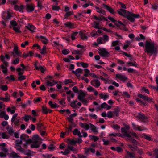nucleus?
I'll return each mask as SVG.
<instances>
[{
  "label": "nucleus",
  "mask_w": 158,
  "mask_h": 158,
  "mask_svg": "<svg viewBox=\"0 0 158 158\" xmlns=\"http://www.w3.org/2000/svg\"><path fill=\"white\" fill-rule=\"evenodd\" d=\"M145 52L148 55H152L153 54H156L158 53V49L155 46L154 42H150L148 41L145 42Z\"/></svg>",
  "instance_id": "f257e3e1"
},
{
  "label": "nucleus",
  "mask_w": 158,
  "mask_h": 158,
  "mask_svg": "<svg viewBox=\"0 0 158 158\" xmlns=\"http://www.w3.org/2000/svg\"><path fill=\"white\" fill-rule=\"evenodd\" d=\"M118 13L121 15L127 18L130 21L133 22L134 18H139V15L131 13L129 11H127L124 9H121L119 10H117Z\"/></svg>",
  "instance_id": "f03ea898"
},
{
  "label": "nucleus",
  "mask_w": 158,
  "mask_h": 158,
  "mask_svg": "<svg viewBox=\"0 0 158 158\" xmlns=\"http://www.w3.org/2000/svg\"><path fill=\"white\" fill-rule=\"evenodd\" d=\"M5 58L4 56L2 55L0 56V59L1 61L4 64H1V68L3 70L7 69V67L9 65L8 63L5 61Z\"/></svg>",
  "instance_id": "7ed1b4c3"
},
{
  "label": "nucleus",
  "mask_w": 158,
  "mask_h": 158,
  "mask_svg": "<svg viewBox=\"0 0 158 158\" xmlns=\"http://www.w3.org/2000/svg\"><path fill=\"white\" fill-rule=\"evenodd\" d=\"M98 53L103 57H108L109 55V52L105 48L99 49Z\"/></svg>",
  "instance_id": "20e7f679"
},
{
  "label": "nucleus",
  "mask_w": 158,
  "mask_h": 158,
  "mask_svg": "<svg viewBox=\"0 0 158 158\" xmlns=\"http://www.w3.org/2000/svg\"><path fill=\"white\" fill-rule=\"evenodd\" d=\"M11 53L14 57H15V55L20 56L21 54L20 52L18 51V48L17 45H15L13 51L11 52Z\"/></svg>",
  "instance_id": "39448f33"
},
{
  "label": "nucleus",
  "mask_w": 158,
  "mask_h": 158,
  "mask_svg": "<svg viewBox=\"0 0 158 158\" xmlns=\"http://www.w3.org/2000/svg\"><path fill=\"white\" fill-rule=\"evenodd\" d=\"M91 84L95 87L98 88L100 85L101 83L98 79H94L91 81Z\"/></svg>",
  "instance_id": "423d86ee"
},
{
  "label": "nucleus",
  "mask_w": 158,
  "mask_h": 158,
  "mask_svg": "<svg viewBox=\"0 0 158 158\" xmlns=\"http://www.w3.org/2000/svg\"><path fill=\"white\" fill-rule=\"evenodd\" d=\"M78 94V95L77 98L79 100H81V99L85 98V97L87 94L86 93H85L81 90H79Z\"/></svg>",
  "instance_id": "0eeeda50"
},
{
  "label": "nucleus",
  "mask_w": 158,
  "mask_h": 158,
  "mask_svg": "<svg viewBox=\"0 0 158 158\" xmlns=\"http://www.w3.org/2000/svg\"><path fill=\"white\" fill-rule=\"evenodd\" d=\"M125 158H135V154L134 153H131L127 150H126Z\"/></svg>",
  "instance_id": "6e6552de"
},
{
  "label": "nucleus",
  "mask_w": 158,
  "mask_h": 158,
  "mask_svg": "<svg viewBox=\"0 0 158 158\" xmlns=\"http://www.w3.org/2000/svg\"><path fill=\"white\" fill-rule=\"evenodd\" d=\"M138 96L140 98H142L144 101H148V102H150L152 101V98H150L145 95H142L141 94H139Z\"/></svg>",
  "instance_id": "1a4fd4ad"
},
{
  "label": "nucleus",
  "mask_w": 158,
  "mask_h": 158,
  "mask_svg": "<svg viewBox=\"0 0 158 158\" xmlns=\"http://www.w3.org/2000/svg\"><path fill=\"white\" fill-rule=\"evenodd\" d=\"M121 132L123 134V136H121L122 137H123V136H125V137L128 138H130L131 136L130 134L127 133V131L126 128L124 127H122L121 128Z\"/></svg>",
  "instance_id": "9d476101"
},
{
  "label": "nucleus",
  "mask_w": 158,
  "mask_h": 158,
  "mask_svg": "<svg viewBox=\"0 0 158 158\" xmlns=\"http://www.w3.org/2000/svg\"><path fill=\"white\" fill-rule=\"evenodd\" d=\"M26 6V10L28 12H32L34 10L35 6L33 4H27Z\"/></svg>",
  "instance_id": "9b49d317"
},
{
  "label": "nucleus",
  "mask_w": 158,
  "mask_h": 158,
  "mask_svg": "<svg viewBox=\"0 0 158 158\" xmlns=\"http://www.w3.org/2000/svg\"><path fill=\"white\" fill-rule=\"evenodd\" d=\"M116 77L123 82H125L128 80L127 77H126L124 75L121 74H117L116 75Z\"/></svg>",
  "instance_id": "f8f14e48"
},
{
  "label": "nucleus",
  "mask_w": 158,
  "mask_h": 158,
  "mask_svg": "<svg viewBox=\"0 0 158 158\" xmlns=\"http://www.w3.org/2000/svg\"><path fill=\"white\" fill-rule=\"evenodd\" d=\"M28 136L27 135L24 134L22 135L20 137V140L18 143L22 144V141H26L28 138Z\"/></svg>",
  "instance_id": "ddd939ff"
},
{
  "label": "nucleus",
  "mask_w": 158,
  "mask_h": 158,
  "mask_svg": "<svg viewBox=\"0 0 158 158\" xmlns=\"http://www.w3.org/2000/svg\"><path fill=\"white\" fill-rule=\"evenodd\" d=\"M31 139L32 142H39V140H41L42 139L39 137L38 135L36 134L33 136Z\"/></svg>",
  "instance_id": "4468645a"
},
{
  "label": "nucleus",
  "mask_w": 158,
  "mask_h": 158,
  "mask_svg": "<svg viewBox=\"0 0 158 158\" xmlns=\"http://www.w3.org/2000/svg\"><path fill=\"white\" fill-rule=\"evenodd\" d=\"M99 96L101 98L103 99L104 100H105L108 98L109 97V94L108 93L103 94V93H101L99 94Z\"/></svg>",
  "instance_id": "2eb2a0df"
},
{
  "label": "nucleus",
  "mask_w": 158,
  "mask_h": 158,
  "mask_svg": "<svg viewBox=\"0 0 158 158\" xmlns=\"http://www.w3.org/2000/svg\"><path fill=\"white\" fill-rule=\"evenodd\" d=\"M37 37L44 44H46L48 43V40L45 36H37Z\"/></svg>",
  "instance_id": "dca6fc26"
},
{
  "label": "nucleus",
  "mask_w": 158,
  "mask_h": 158,
  "mask_svg": "<svg viewBox=\"0 0 158 158\" xmlns=\"http://www.w3.org/2000/svg\"><path fill=\"white\" fill-rule=\"evenodd\" d=\"M103 6L104 8L106 9L107 10H108L112 14H114L115 13V12L114 11V10L110 6H109L105 5V4H103Z\"/></svg>",
  "instance_id": "f3484780"
},
{
  "label": "nucleus",
  "mask_w": 158,
  "mask_h": 158,
  "mask_svg": "<svg viewBox=\"0 0 158 158\" xmlns=\"http://www.w3.org/2000/svg\"><path fill=\"white\" fill-rule=\"evenodd\" d=\"M79 125L82 128L85 129L86 130H88L90 128L89 124H88L86 123H82L80 122L79 123Z\"/></svg>",
  "instance_id": "a211bd4d"
},
{
  "label": "nucleus",
  "mask_w": 158,
  "mask_h": 158,
  "mask_svg": "<svg viewBox=\"0 0 158 158\" xmlns=\"http://www.w3.org/2000/svg\"><path fill=\"white\" fill-rule=\"evenodd\" d=\"M41 142H32V143L31 145V148H39Z\"/></svg>",
  "instance_id": "6ab92c4d"
},
{
  "label": "nucleus",
  "mask_w": 158,
  "mask_h": 158,
  "mask_svg": "<svg viewBox=\"0 0 158 158\" xmlns=\"http://www.w3.org/2000/svg\"><path fill=\"white\" fill-rule=\"evenodd\" d=\"M9 157L12 158H18L20 157L17 153L14 152H12L11 153H9Z\"/></svg>",
  "instance_id": "aec40b11"
},
{
  "label": "nucleus",
  "mask_w": 158,
  "mask_h": 158,
  "mask_svg": "<svg viewBox=\"0 0 158 158\" xmlns=\"http://www.w3.org/2000/svg\"><path fill=\"white\" fill-rule=\"evenodd\" d=\"M136 117L138 118L140 121H143L144 120H146L147 118L143 114H139L138 115H137Z\"/></svg>",
  "instance_id": "412c9836"
},
{
  "label": "nucleus",
  "mask_w": 158,
  "mask_h": 158,
  "mask_svg": "<svg viewBox=\"0 0 158 158\" xmlns=\"http://www.w3.org/2000/svg\"><path fill=\"white\" fill-rule=\"evenodd\" d=\"M6 130H7L9 133L11 135H12L14 133L15 131L14 130L13 127H12L9 126H8L6 127Z\"/></svg>",
  "instance_id": "4be33fe9"
},
{
  "label": "nucleus",
  "mask_w": 158,
  "mask_h": 158,
  "mask_svg": "<svg viewBox=\"0 0 158 158\" xmlns=\"http://www.w3.org/2000/svg\"><path fill=\"white\" fill-rule=\"evenodd\" d=\"M26 27L28 29L31 31V32H33L35 31L34 30L35 29V27L33 25L28 24L27 26H26Z\"/></svg>",
  "instance_id": "5701e85b"
},
{
  "label": "nucleus",
  "mask_w": 158,
  "mask_h": 158,
  "mask_svg": "<svg viewBox=\"0 0 158 158\" xmlns=\"http://www.w3.org/2000/svg\"><path fill=\"white\" fill-rule=\"evenodd\" d=\"M73 133L74 135H77L80 137H82V135H81L80 132L77 129H75L73 131Z\"/></svg>",
  "instance_id": "b1692460"
},
{
  "label": "nucleus",
  "mask_w": 158,
  "mask_h": 158,
  "mask_svg": "<svg viewBox=\"0 0 158 158\" xmlns=\"http://www.w3.org/2000/svg\"><path fill=\"white\" fill-rule=\"evenodd\" d=\"M101 107L102 108H106L107 110H109L111 108V106L108 105L105 102H104L101 105Z\"/></svg>",
  "instance_id": "393cba45"
},
{
  "label": "nucleus",
  "mask_w": 158,
  "mask_h": 158,
  "mask_svg": "<svg viewBox=\"0 0 158 158\" xmlns=\"http://www.w3.org/2000/svg\"><path fill=\"white\" fill-rule=\"evenodd\" d=\"M96 9L97 10V11L100 13L104 15H106L105 11L101 8H99L98 7H95Z\"/></svg>",
  "instance_id": "a878e982"
},
{
  "label": "nucleus",
  "mask_w": 158,
  "mask_h": 158,
  "mask_svg": "<svg viewBox=\"0 0 158 158\" xmlns=\"http://www.w3.org/2000/svg\"><path fill=\"white\" fill-rule=\"evenodd\" d=\"M72 72L78 76V74L79 73H83V70L81 68H78L75 71H73Z\"/></svg>",
  "instance_id": "bb28decb"
},
{
  "label": "nucleus",
  "mask_w": 158,
  "mask_h": 158,
  "mask_svg": "<svg viewBox=\"0 0 158 158\" xmlns=\"http://www.w3.org/2000/svg\"><path fill=\"white\" fill-rule=\"evenodd\" d=\"M20 144L19 143H18L17 144H16L15 145V148L20 152H22L23 149L21 147V146L19 145Z\"/></svg>",
  "instance_id": "cd10ccee"
},
{
  "label": "nucleus",
  "mask_w": 158,
  "mask_h": 158,
  "mask_svg": "<svg viewBox=\"0 0 158 158\" xmlns=\"http://www.w3.org/2000/svg\"><path fill=\"white\" fill-rule=\"evenodd\" d=\"M48 103L52 108H56L59 106L56 103H53L51 101L49 102Z\"/></svg>",
  "instance_id": "c85d7f7f"
},
{
  "label": "nucleus",
  "mask_w": 158,
  "mask_h": 158,
  "mask_svg": "<svg viewBox=\"0 0 158 158\" xmlns=\"http://www.w3.org/2000/svg\"><path fill=\"white\" fill-rule=\"evenodd\" d=\"M89 125L90 126L91 130L94 132H98V131L96 127L94 125L90 123H89Z\"/></svg>",
  "instance_id": "c756f323"
},
{
  "label": "nucleus",
  "mask_w": 158,
  "mask_h": 158,
  "mask_svg": "<svg viewBox=\"0 0 158 158\" xmlns=\"http://www.w3.org/2000/svg\"><path fill=\"white\" fill-rule=\"evenodd\" d=\"M32 118V117L28 115H25L23 117V119L26 121L27 122L29 119H31Z\"/></svg>",
  "instance_id": "7c9ffc66"
},
{
  "label": "nucleus",
  "mask_w": 158,
  "mask_h": 158,
  "mask_svg": "<svg viewBox=\"0 0 158 158\" xmlns=\"http://www.w3.org/2000/svg\"><path fill=\"white\" fill-rule=\"evenodd\" d=\"M37 129L39 131L42 130V127H44L43 124L40 123H38L36 124Z\"/></svg>",
  "instance_id": "2f4dec72"
},
{
  "label": "nucleus",
  "mask_w": 158,
  "mask_h": 158,
  "mask_svg": "<svg viewBox=\"0 0 158 158\" xmlns=\"http://www.w3.org/2000/svg\"><path fill=\"white\" fill-rule=\"evenodd\" d=\"M97 42L99 44H103L105 43V42L103 40V38L100 37L97 40Z\"/></svg>",
  "instance_id": "473e14b6"
},
{
  "label": "nucleus",
  "mask_w": 158,
  "mask_h": 158,
  "mask_svg": "<svg viewBox=\"0 0 158 158\" xmlns=\"http://www.w3.org/2000/svg\"><path fill=\"white\" fill-rule=\"evenodd\" d=\"M108 19L110 20L111 22H112L113 23H115V24L117 26H119L118 24L117 23V21L115 20L113 18L111 17L110 16H108Z\"/></svg>",
  "instance_id": "72a5a7b5"
},
{
  "label": "nucleus",
  "mask_w": 158,
  "mask_h": 158,
  "mask_svg": "<svg viewBox=\"0 0 158 158\" xmlns=\"http://www.w3.org/2000/svg\"><path fill=\"white\" fill-rule=\"evenodd\" d=\"M53 82H52L49 81H48L47 82V85L48 86H52L55 84L57 83V82H55L54 81H52Z\"/></svg>",
  "instance_id": "f704fd0d"
},
{
  "label": "nucleus",
  "mask_w": 158,
  "mask_h": 158,
  "mask_svg": "<svg viewBox=\"0 0 158 158\" xmlns=\"http://www.w3.org/2000/svg\"><path fill=\"white\" fill-rule=\"evenodd\" d=\"M64 25L69 28H73V24H72L70 22H67L66 23H64Z\"/></svg>",
  "instance_id": "c9c22d12"
},
{
  "label": "nucleus",
  "mask_w": 158,
  "mask_h": 158,
  "mask_svg": "<svg viewBox=\"0 0 158 158\" xmlns=\"http://www.w3.org/2000/svg\"><path fill=\"white\" fill-rule=\"evenodd\" d=\"M2 137L4 139H8L10 137V136L5 132L2 133Z\"/></svg>",
  "instance_id": "e433bc0d"
},
{
  "label": "nucleus",
  "mask_w": 158,
  "mask_h": 158,
  "mask_svg": "<svg viewBox=\"0 0 158 158\" xmlns=\"http://www.w3.org/2000/svg\"><path fill=\"white\" fill-rule=\"evenodd\" d=\"M22 153H24L27 156H30L31 155V151L30 150H28L27 151H25L24 150H23L22 152Z\"/></svg>",
  "instance_id": "4c0bfd02"
},
{
  "label": "nucleus",
  "mask_w": 158,
  "mask_h": 158,
  "mask_svg": "<svg viewBox=\"0 0 158 158\" xmlns=\"http://www.w3.org/2000/svg\"><path fill=\"white\" fill-rule=\"evenodd\" d=\"M46 47L44 45L42 49V50L40 52V53L44 55L46 53Z\"/></svg>",
  "instance_id": "58836bf2"
},
{
  "label": "nucleus",
  "mask_w": 158,
  "mask_h": 158,
  "mask_svg": "<svg viewBox=\"0 0 158 158\" xmlns=\"http://www.w3.org/2000/svg\"><path fill=\"white\" fill-rule=\"evenodd\" d=\"M79 34L81 35V38L83 40L87 39L88 38L87 36H86L85 34H83L82 32H80Z\"/></svg>",
  "instance_id": "ea45409f"
},
{
  "label": "nucleus",
  "mask_w": 158,
  "mask_h": 158,
  "mask_svg": "<svg viewBox=\"0 0 158 158\" xmlns=\"http://www.w3.org/2000/svg\"><path fill=\"white\" fill-rule=\"evenodd\" d=\"M77 102V101L76 100H73L70 103V105L73 108H74L76 107L77 105L76 103Z\"/></svg>",
  "instance_id": "a19ab883"
},
{
  "label": "nucleus",
  "mask_w": 158,
  "mask_h": 158,
  "mask_svg": "<svg viewBox=\"0 0 158 158\" xmlns=\"http://www.w3.org/2000/svg\"><path fill=\"white\" fill-rule=\"evenodd\" d=\"M42 110L44 114H46L48 113V109L45 106H42Z\"/></svg>",
  "instance_id": "79ce46f5"
},
{
  "label": "nucleus",
  "mask_w": 158,
  "mask_h": 158,
  "mask_svg": "<svg viewBox=\"0 0 158 158\" xmlns=\"http://www.w3.org/2000/svg\"><path fill=\"white\" fill-rule=\"evenodd\" d=\"M43 2L40 1H38L37 3V6L40 8V10L43 7L42 5Z\"/></svg>",
  "instance_id": "37998d69"
},
{
  "label": "nucleus",
  "mask_w": 158,
  "mask_h": 158,
  "mask_svg": "<svg viewBox=\"0 0 158 158\" xmlns=\"http://www.w3.org/2000/svg\"><path fill=\"white\" fill-rule=\"evenodd\" d=\"M127 140H129L130 141H131L132 143L136 144L137 143V141L134 139H133L131 138V137L130 138H128Z\"/></svg>",
  "instance_id": "c03bdc74"
},
{
  "label": "nucleus",
  "mask_w": 158,
  "mask_h": 158,
  "mask_svg": "<svg viewBox=\"0 0 158 158\" xmlns=\"http://www.w3.org/2000/svg\"><path fill=\"white\" fill-rule=\"evenodd\" d=\"M78 33L77 32H75L71 34V38L72 40H74L76 38L75 36H76Z\"/></svg>",
  "instance_id": "a18cd8bd"
},
{
  "label": "nucleus",
  "mask_w": 158,
  "mask_h": 158,
  "mask_svg": "<svg viewBox=\"0 0 158 158\" xmlns=\"http://www.w3.org/2000/svg\"><path fill=\"white\" fill-rule=\"evenodd\" d=\"M127 64L129 65L130 66H134L137 67V64L135 62H128L127 63Z\"/></svg>",
  "instance_id": "49530a36"
},
{
  "label": "nucleus",
  "mask_w": 158,
  "mask_h": 158,
  "mask_svg": "<svg viewBox=\"0 0 158 158\" xmlns=\"http://www.w3.org/2000/svg\"><path fill=\"white\" fill-rule=\"evenodd\" d=\"M94 25L92 26L93 27L95 28L96 29H99V23L98 22H97L96 21L94 22Z\"/></svg>",
  "instance_id": "de8ad7c7"
},
{
  "label": "nucleus",
  "mask_w": 158,
  "mask_h": 158,
  "mask_svg": "<svg viewBox=\"0 0 158 158\" xmlns=\"http://www.w3.org/2000/svg\"><path fill=\"white\" fill-rule=\"evenodd\" d=\"M107 117L109 118H111L113 117L114 115L112 112L110 111H109L107 114Z\"/></svg>",
  "instance_id": "09e8293b"
},
{
  "label": "nucleus",
  "mask_w": 158,
  "mask_h": 158,
  "mask_svg": "<svg viewBox=\"0 0 158 158\" xmlns=\"http://www.w3.org/2000/svg\"><path fill=\"white\" fill-rule=\"evenodd\" d=\"M120 111L119 108H115L114 109V113L115 114L116 116H118V113Z\"/></svg>",
  "instance_id": "8fccbe9b"
},
{
  "label": "nucleus",
  "mask_w": 158,
  "mask_h": 158,
  "mask_svg": "<svg viewBox=\"0 0 158 158\" xmlns=\"http://www.w3.org/2000/svg\"><path fill=\"white\" fill-rule=\"evenodd\" d=\"M128 146L133 151H135L137 150L138 147L137 146L133 147L131 145H129Z\"/></svg>",
  "instance_id": "3c124183"
},
{
  "label": "nucleus",
  "mask_w": 158,
  "mask_h": 158,
  "mask_svg": "<svg viewBox=\"0 0 158 158\" xmlns=\"http://www.w3.org/2000/svg\"><path fill=\"white\" fill-rule=\"evenodd\" d=\"M60 9L59 6L56 5L53 6L52 7V9L54 10L58 11Z\"/></svg>",
  "instance_id": "603ef678"
},
{
  "label": "nucleus",
  "mask_w": 158,
  "mask_h": 158,
  "mask_svg": "<svg viewBox=\"0 0 158 158\" xmlns=\"http://www.w3.org/2000/svg\"><path fill=\"white\" fill-rule=\"evenodd\" d=\"M103 40H104L106 42H107L109 40V37L107 35H103Z\"/></svg>",
  "instance_id": "864d4df0"
},
{
  "label": "nucleus",
  "mask_w": 158,
  "mask_h": 158,
  "mask_svg": "<svg viewBox=\"0 0 158 158\" xmlns=\"http://www.w3.org/2000/svg\"><path fill=\"white\" fill-rule=\"evenodd\" d=\"M13 29L16 32L18 33L21 32V31L19 30V28L15 26L13 27Z\"/></svg>",
  "instance_id": "5fc2aeb1"
},
{
  "label": "nucleus",
  "mask_w": 158,
  "mask_h": 158,
  "mask_svg": "<svg viewBox=\"0 0 158 158\" xmlns=\"http://www.w3.org/2000/svg\"><path fill=\"white\" fill-rule=\"evenodd\" d=\"M68 148L69 149V150H70L71 151H77V149H76L75 148H74L72 146H68Z\"/></svg>",
  "instance_id": "6e6d98bb"
},
{
  "label": "nucleus",
  "mask_w": 158,
  "mask_h": 158,
  "mask_svg": "<svg viewBox=\"0 0 158 158\" xmlns=\"http://www.w3.org/2000/svg\"><path fill=\"white\" fill-rule=\"evenodd\" d=\"M112 128L115 129H116L117 130H119L120 128V127L118 124H114L112 126Z\"/></svg>",
  "instance_id": "4d7b16f0"
},
{
  "label": "nucleus",
  "mask_w": 158,
  "mask_h": 158,
  "mask_svg": "<svg viewBox=\"0 0 158 158\" xmlns=\"http://www.w3.org/2000/svg\"><path fill=\"white\" fill-rule=\"evenodd\" d=\"M69 127H66V131L68 133H69L70 131H71L72 128L73 127L72 125H69Z\"/></svg>",
  "instance_id": "13d9d810"
},
{
  "label": "nucleus",
  "mask_w": 158,
  "mask_h": 158,
  "mask_svg": "<svg viewBox=\"0 0 158 158\" xmlns=\"http://www.w3.org/2000/svg\"><path fill=\"white\" fill-rule=\"evenodd\" d=\"M0 100L5 102H8L10 100V98L9 97L4 98L0 97Z\"/></svg>",
  "instance_id": "bf43d9fd"
},
{
  "label": "nucleus",
  "mask_w": 158,
  "mask_h": 158,
  "mask_svg": "<svg viewBox=\"0 0 158 158\" xmlns=\"http://www.w3.org/2000/svg\"><path fill=\"white\" fill-rule=\"evenodd\" d=\"M72 13L71 11H68L65 14L64 16L65 17V19H67V18L72 15Z\"/></svg>",
  "instance_id": "052dcab7"
},
{
  "label": "nucleus",
  "mask_w": 158,
  "mask_h": 158,
  "mask_svg": "<svg viewBox=\"0 0 158 158\" xmlns=\"http://www.w3.org/2000/svg\"><path fill=\"white\" fill-rule=\"evenodd\" d=\"M87 90L90 92H93L95 89L94 88L91 86H89L87 88Z\"/></svg>",
  "instance_id": "680f3d73"
},
{
  "label": "nucleus",
  "mask_w": 158,
  "mask_h": 158,
  "mask_svg": "<svg viewBox=\"0 0 158 158\" xmlns=\"http://www.w3.org/2000/svg\"><path fill=\"white\" fill-rule=\"evenodd\" d=\"M62 52L64 55H67L69 53L70 51L69 50L64 49L62 50Z\"/></svg>",
  "instance_id": "e2e57ef3"
},
{
  "label": "nucleus",
  "mask_w": 158,
  "mask_h": 158,
  "mask_svg": "<svg viewBox=\"0 0 158 158\" xmlns=\"http://www.w3.org/2000/svg\"><path fill=\"white\" fill-rule=\"evenodd\" d=\"M76 143V141L73 139L69 140V143L70 144L74 145Z\"/></svg>",
  "instance_id": "0e129e2a"
},
{
  "label": "nucleus",
  "mask_w": 158,
  "mask_h": 158,
  "mask_svg": "<svg viewBox=\"0 0 158 158\" xmlns=\"http://www.w3.org/2000/svg\"><path fill=\"white\" fill-rule=\"evenodd\" d=\"M41 100L42 99L40 97H38L36 98H35L34 101V102L36 103L37 102H40Z\"/></svg>",
  "instance_id": "69168bd1"
},
{
  "label": "nucleus",
  "mask_w": 158,
  "mask_h": 158,
  "mask_svg": "<svg viewBox=\"0 0 158 158\" xmlns=\"http://www.w3.org/2000/svg\"><path fill=\"white\" fill-rule=\"evenodd\" d=\"M1 89L4 91H6L8 89V87L6 85H3L1 86Z\"/></svg>",
  "instance_id": "338daca9"
},
{
  "label": "nucleus",
  "mask_w": 158,
  "mask_h": 158,
  "mask_svg": "<svg viewBox=\"0 0 158 158\" xmlns=\"http://www.w3.org/2000/svg\"><path fill=\"white\" fill-rule=\"evenodd\" d=\"M154 155L155 156V158H158V149H155L154 150Z\"/></svg>",
  "instance_id": "774afa93"
}]
</instances>
